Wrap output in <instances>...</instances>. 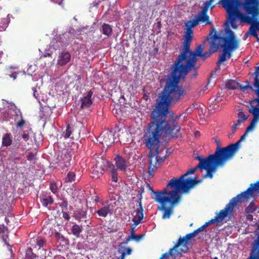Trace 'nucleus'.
<instances>
[{
    "instance_id": "1",
    "label": "nucleus",
    "mask_w": 259,
    "mask_h": 259,
    "mask_svg": "<svg viewBox=\"0 0 259 259\" xmlns=\"http://www.w3.org/2000/svg\"><path fill=\"white\" fill-rule=\"evenodd\" d=\"M178 93L163 90L160 101L151 112L150 121L147 128V146L157 147L159 139L178 138L180 136L181 127L177 120L181 115H170L167 119L168 108L172 103L180 100L185 95L183 92Z\"/></svg>"
},
{
    "instance_id": "2",
    "label": "nucleus",
    "mask_w": 259,
    "mask_h": 259,
    "mask_svg": "<svg viewBox=\"0 0 259 259\" xmlns=\"http://www.w3.org/2000/svg\"><path fill=\"white\" fill-rule=\"evenodd\" d=\"M187 50L181 52L176 61L171 67L172 77L167 80L163 90L181 93L186 95V92L182 86L178 85L180 79L185 78L191 70H197L196 62L186 56Z\"/></svg>"
},
{
    "instance_id": "3",
    "label": "nucleus",
    "mask_w": 259,
    "mask_h": 259,
    "mask_svg": "<svg viewBox=\"0 0 259 259\" xmlns=\"http://www.w3.org/2000/svg\"><path fill=\"white\" fill-rule=\"evenodd\" d=\"M221 4L225 9L227 15V22L234 29H237V19H239L238 13H243L240 8L247 14V16H258L259 15V0H221L218 3Z\"/></svg>"
},
{
    "instance_id": "4",
    "label": "nucleus",
    "mask_w": 259,
    "mask_h": 259,
    "mask_svg": "<svg viewBox=\"0 0 259 259\" xmlns=\"http://www.w3.org/2000/svg\"><path fill=\"white\" fill-rule=\"evenodd\" d=\"M174 182L168 183L162 193H156V197L154 198L156 202L160 204L158 209L163 211L162 218L164 220L170 218L173 213L174 205L180 200L179 189L182 188L184 191L188 189L185 184Z\"/></svg>"
},
{
    "instance_id": "5",
    "label": "nucleus",
    "mask_w": 259,
    "mask_h": 259,
    "mask_svg": "<svg viewBox=\"0 0 259 259\" xmlns=\"http://www.w3.org/2000/svg\"><path fill=\"white\" fill-rule=\"evenodd\" d=\"M226 33L227 36L224 37L218 35L217 43L223 48V53L219 55L218 65L228 61L232 57L233 52L239 48V41L236 39L233 31L230 29H227Z\"/></svg>"
},
{
    "instance_id": "6",
    "label": "nucleus",
    "mask_w": 259,
    "mask_h": 259,
    "mask_svg": "<svg viewBox=\"0 0 259 259\" xmlns=\"http://www.w3.org/2000/svg\"><path fill=\"white\" fill-rule=\"evenodd\" d=\"M147 136L146 131L144 135V140L145 141L146 147L150 150L149 154L150 157V165L148 168V174L149 177H152L154 175V172L158 167H159L160 163L165 160L166 157L167 156V153L168 150L166 151V154L164 156L162 157L159 156L158 154L160 153V151H158V148L160 145V140L161 139H159V143L157 147L153 146V147H151V148H150L147 146V145L148 139Z\"/></svg>"
},
{
    "instance_id": "7",
    "label": "nucleus",
    "mask_w": 259,
    "mask_h": 259,
    "mask_svg": "<svg viewBox=\"0 0 259 259\" xmlns=\"http://www.w3.org/2000/svg\"><path fill=\"white\" fill-rule=\"evenodd\" d=\"M259 190V181L254 184H251L247 189L232 198L226 206V209L231 212L233 208L236 206L238 202H242L251 197L255 191Z\"/></svg>"
},
{
    "instance_id": "8",
    "label": "nucleus",
    "mask_w": 259,
    "mask_h": 259,
    "mask_svg": "<svg viewBox=\"0 0 259 259\" xmlns=\"http://www.w3.org/2000/svg\"><path fill=\"white\" fill-rule=\"evenodd\" d=\"M213 139L217 144V148L214 154L211 155H213V157L215 159L219 162H226L233 157L235 154L236 144H231L225 147L221 148L219 140L214 137Z\"/></svg>"
},
{
    "instance_id": "9",
    "label": "nucleus",
    "mask_w": 259,
    "mask_h": 259,
    "mask_svg": "<svg viewBox=\"0 0 259 259\" xmlns=\"http://www.w3.org/2000/svg\"><path fill=\"white\" fill-rule=\"evenodd\" d=\"M143 218V208L142 206V203L141 201H140L139 202L138 207L136 210V214L134 216L132 219L134 223L131 226L130 230L131 235L128 236L126 238L124 244H127L131 240L139 241L141 239L142 236L141 235H135L134 232H135L136 227L141 223Z\"/></svg>"
},
{
    "instance_id": "10",
    "label": "nucleus",
    "mask_w": 259,
    "mask_h": 259,
    "mask_svg": "<svg viewBox=\"0 0 259 259\" xmlns=\"http://www.w3.org/2000/svg\"><path fill=\"white\" fill-rule=\"evenodd\" d=\"M253 91L257 96V98L249 101L250 107L249 112L252 114L253 118L250 124L247 127L245 132L248 133L254 127L255 124L259 120V90H251Z\"/></svg>"
},
{
    "instance_id": "11",
    "label": "nucleus",
    "mask_w": 259,
    "mask_h": 259,
    "mask_svg": "<svg viewBox=\"0 0 259 259\" xmlns=\"http://www.w3.org/2000/svg\"><path fill=\"white\" fill-rule=\"evenodd\" d=\"M198 168H199L197 167V166H196L194 168H191V169H189V170H188L185 174L181 176L180 178H179V179L175 178V179H172L170 180V181L169 182V183H170L171 181H174V183H175V182H176V184L177 182H180L181 183H182V184H185V185L186 186V187H188V189L186 191H184L183 190V189L182 188H180V189H179V192L180 193L181 191L183 193L188 192L190 188L194 187L198 182H201V181H197L196 177H195L194 179H192V178L185 179L184 178H185V177H186V176H187L188 175L194 174L196 171V170Z\"/></svg>"
},
{
    "instance_id": "12",
    "label": "nucleus",
    "mask_w": 259,
    "mask_h": 259,
    "mask_svg": "<svg viewBox=\"0 0 259 259\" xmlns=\"http://www.w3.org/2000/svg\"><path fill=\"white\" fill-rule=\"evenodd\" d=\"M192 41H190L188 45H186V41H184L182 45V51L184 52L185 50H187L186 56L194 60L197 62L198 61L197 57H200L203 53V47L202 45H200L198 46L194 51H192L190 50V46Z\"/></svg>"
},
{
    "instance_id": "13",
    "label": "nucleus",
    "mask_w": 259,
    "mask_h": 259,
    "mask_svg": "<svg viewBox=\"0 0 259 259\" xmlns=\"http://www.w3.org/2000/svg\"><path fill=\"white\" fill-rule=\"evenodd\" d=\"M210 36L211 38L210 49L208 51L202 53V55L200 57L203 60L210 57L212 53L217 52L219 48V44L217 43L218 39L217 32L216 31H214L213 33L212 32L210 34Z\"/></svg>"
},
{
    "instance_id": "14",
    "label": "nucleus",
    "mask_w": 259,
    "mask_h": 259,
    "mask_svg": "<svg viewBox=\"0 0 259 259\" xmlns=\"http://www.w3.org/2000/svg\"><path fill=\"white\" fill-rule=\"evenodd\" d=\"M112 164L108 161L102 157H98L95 165L93 167V174L96 169H97V174L94 175L93 178H99L102 175V171L106 167H111Z\"/></svg>"
},
{
    "instance_id": "15",
    "label": "nucleus",
    "mask_w": 259,
    "mask_h": 259,
    "mask_svg": "<svg viewBox=\"0 0 259 259\" xmlns=\"http://www.w3.org/2000/svg\"><path fill=\"white\" fill-rule=\"evenodd\" d=\"M197 24L198 22L196 21L195 18L192 20L187 21L185 23L186 29L184 35V41H186V45H188L190 41H192L193 37V31L192 28L195 27Z\"/></svg>"
},
{
    "instance_id": "16",
    "label": "nucleus",
    "mask_w": 259,
    "mask_h": 259,
    "mask_svg": "<svg viewBox=\"0 0 259 259\" xmlns=\"http://www.w3.org/2000/svg\"><path fill=\"white\" fill-rule=\"evenodd\" d=\"M238 16L239 19L237 20H239L241 23H244L248 24H251L250 26H252L253 28H256L259 27V20L257 19L258 16H247L243 13H238Z\"/></svg>"
},
{
    "instance_id": "17",
    "label": "nucleus",
    "mask_w": 259,
    "mask_h": 259,
    "mask_svg": "<svg viewBox=\"0 0 259 259\" xmlns=\"http://www.w3.org/2000/svg\"><path fill=\"white\" fill-rule=\"evenodd\" d=\"M252 75H254L253 84L251 85L248 81H246L245 85L240 86L242 92H245L248 89L259 90V66L255 67V70L252 73Z\"/></svg>"
},
{
    "instance_id": "18",
    "label": "nucleus",
    "mask_w": 259,
    "mask_h": 259,
    "mask_svg": "<svg viewBox=\"0 0 259 259\" xmlns=\"http://www.w3.org/2000/svg\"><path fill=\"white\" fill-rule=\"evenodd\" d=\"M98 141L106 149L114 142L113 134L111 131L102 132L98 138Z\"/></svg>"
},
{
    "instance_id": "19",
    "label": "nucleus",
    "mask_w": 259,
    "mask_h": 259,
    "mask_svg": "<svg viewBox=\"0 0 259 259\" xmlns=\"http://www.w3.org/2000/svg\"><path fill=\"white\" fill-rule=\"evenodd\" d=\"M214 0H209L206 3V6L203 8L202 10L198 14V15L195 17L198 24L199 23H205L206 24L210 23L209 21V16L207 15L208 8Z\"/></svg>"
},
{
    "instance_id": "20",
    "label": "nucleus",
    "mask_w": 259,
    "mask_h": 259,
    "mask_svg": "<svg viewBox=\"0 0 259 259\" xmlns=\"http://www.w3.org/2000/svg\"><path fill=\"white\" fill-rule=\"evenodd\" d=\"M197 234L198 233L195 230L193 232L187 234L185 236H183V237H180L177 242V245H179L180 247L182 246L183 247V248H182L183 250H186V253L189 249L188 246L189 240L191 238L195 237Z\"/></svg>"
},
{
    "instance_id": "21",
    "label": "nucleus",
    "mask_w": 259,
    "mask_h": 259,
    "mask_svg": "<svg viewBox=\"0 0 259 259\" xmlns=\"http://www.w3.org/2000/svg\"><path fill=\"white\" fill-rule=\"evenodd\" d=\"M180 246L177 245V243H175L174 247L168 250L167 252L163 253L160 256L161 259L168 258L169 256L175 258L181 255L183 253H186V250H183L182 248H180Z\"/></svg>"
},
{
    "instance_id": "22",
    "label": "nucleus",
    "mask_w": 259,
    "mask_h": 259,
    "mask_svg": "<svg viewBox=\"0 0 259 259\" xmlns=\"http://www.w3.org/2000/svg\"><path fill=\"white\" fill-rule=\"evenodd\" d=\"M225 162L224 161L219 162L215 159L213 162L205 165L202 168V169L206 170V174L203 176V178L209 177L212 179L213 177L212 173L215 170L217 166L223 165Z\"/></svg>"
},
{
    "instance_id": "23",
    "label": "nucleus",
    "mask_w": 259,
    "mask_h": 259,
    "mask_svg": "<svg viewBox=\"0 0 259 259\" xmlns=\"http://www.w3.org/2000/svg\"><path fill=\"white\" fill-rule=\"evenodd\" d=\"M71 158L72 156L69 152L65 151L62 153L57 158L58 165L62 168L68 167L70 165Z\"/></svg>"
},
{
    "instance_id": "24",
    "label": "nucleus",
    "mask_w": 259,
    "mask_h": 259,
    "mask_svg": "<svg viewBox=\"0 0 259 259\" xmlns=\"http://www.w3.org/2000/svg\"><path fill=\"white\" fill-rule=\"evenodd\" d=\"M79 137V132L74 130L70 124L67 125L65 131L63 133L65 139L71 138L72 139H77Z\"/></svg>"
},
{
    "instance_id": "25",
    "label": "nucleus",
    "mask_w": 259,
    "mask_h": 259,
    "mask_svg": "<svg viewBox=\"0 0 259 259\" xmlns=\"http://www.w3.org/2000/svg\"><path fill=\"white\" fill-rule=\"evenodd\" d=\"M249 259H259V234L252 244Z\"/></svg>"
},
{
    "instance_id": "26",
    "label": "nucleus",
    "mask_w": 259,
    "mask_h": 259,
    "mask_svg": "<svg viewBox=\"0 0 259 259\" xmlns=\"http://www.w3.org/2000/svg\"><path fill=\"white\" fill-rule=\"evenodd\" d=\"M197 159L199 161V164L197 165L199 169H202V168L207 164L213 162L215 159L213 157V155H209L207 157L203 158L200 156H198Z\"/></svg>"
},
{
    "instance_id": "27",
    "label": "nucleus",
    "mask_w": 259,
    "mask_h": 259,
    "mask_svg": "<svg viewBox=\"0 0 259 259\" xmlns=\"http://www.w3.org/2000/svg\"><path fill=\"white\" fill-rule=\"evenodd\" d=\"M93 95V92L90 90L88 92L87 95L81 99V104L80 106L81 108H88L90 107V106L93 103V101L91 99Z\"/></svg>"
},
{
    "instance_id": "28",
    "label": "nucleus",
    "mask_w": 259,
    "mask_h": 259,
    "mask_svg": "<svg viewBox=\"0 0 259 259\" xmlns=\"http://www.w3.org/2000/svg\"><path fill=\"white\" fill-rule=\"evenodd\" d=\"M115 165L119 170L125 171L127 168V165L125 159L121 156L117 155L115 159Z\"/></svg>"
},
{
    "instance_id": "29",
    "label": "nucleus",
    "mask_w": 259,
    "mask_h": 259,
    "mask_svg": "<svg viewBox=\"0 0 259 259\" xmlns=\"http://www.w3.org/2000/svg\"><path fill=\"white\" fill-rule=\"evenodd\" d=\"M70 54L68 52H63L59 55L58 64L64 66L70 60Z\"/></svg>"
},
{
    "instance_id": "30",
    "label": "nucleus",
    "mask_w": 259,
    "mask_h": 259,
    "mask_svg": "<svg viewBox=\"0 0 259 259\" xmlns=\"http://www.w3.org/2000/svg\"><path fill=\"white\" fill-rule=\"evenodd\" d=\"M99 217H106L108 213H112V210L110 208V205L108 204L101 207L96 211Z\"/></svg>"
},
{
    "instance_id": "31",
    "label": "nucleus",
    "mask_w": 259,
    "mask_h": 259,
    "mask_svg": "<svg viewBox=\"0 0 259 259\" xmlns=\"http://www.w3.org/2000/svg\"><path fill=\"white\" fill-rule=\"evenodd\" d=\"M47 241L46 240L42 237H38L36 239V246L35 247H38V249H42V250L46 252V250L44 249L47 245Z\"/></svg>"
},
{
    "instance_id": "32",
    "label": "nucleus",
    "mask_w": 259,
    "mask_h": 259,
    "mask_svg": "<svg viewBox=\"0 0 259 259\" xmlns=\"http://www.w3.org/2000/svg\"><path fill=\"white\" fill-rule=\"evenodd\" d=\"M2 146L9 147L12 144V136L10 133H6L2 138Z\"/></svg>"
},
{
    "instance_id": "33",
    "label": "nucleus",
    "mask_w": 259,
    "mask_h": 259,
    "mask_svg": "<svg viewBox=\"0 0 259 259\" xmlns=\"http://www.w3.org/2000/svg\"><path fill=\"white\" fill-rule=\"evenodd\" d=\"M231 212L230 210H228L226 209V206H225L224 209L220 210L219 214L217 215L215 217L217 218V219L219 222L222 221L225 218H226L229 214Z\"/></svg>"
},
{
    "instance_id": "34",
    "label": "nucleus",
    "mask_w": 259,
    "mask_h": 259,
    "mask_svg": "<svg viewBox=\"0 0 259 259\" xmlns=\"http://www.w3.org/2000/svg\"><path fill=\"white\" fill-rule=\"evenodd\" d=\"M102 32L104 34L109 36L111 34L112 30L110 25L108 24H104L102 26Z\"/></svg>"
},
{
    "instance_id": "35",
    "label": "nucleus",
    "mask_w": 259,
    "mask_h": 259,
    "mask_svg": "<svg viewBox=\"0 0 259 259\" xmlns=\"http://www.w3.org/2000/svg\"><path fill=\"white\" fill-rule=\"evenodd\" d=\"M36 257V255L32 252L31 248H28L26 249L24 259H34Z\"/></svg>"
},
{
    "instance_id": "36",
    "label": "nucleus",
    "mask_w": 259,
    "mask_h": 259,
    "mask_svg": "<svg viewBox=\"0 0 259 259\" xmlns=\"http://www.w3.org/2000/svg\"><path fill=\"white\" fill-rule=\"evenodd\" d=\"M82 231V228L80 226L77 225H74L72 226L71 232L76 237H79L80 233Z\"/></svg>"
},
{
    "instance_id": "37",
    "label": "nucleus",
    "mask_w": 259,
    "mask_h": 259,
    "mask_svg": "<svg viewBox=\"0 0 259 259\" xmlns=\"http://www.w3.org/2000/svg\"><path fill=\"white\" fill-rule=\"evenodd\" d=\"M256 209V207L255 206L254 202H251L249 205L245 208V212L246 213H253Z\"/></svg>"
},
{
    "instance_id": "38",
    "label": "nucleus",
    "mask_w": 259,
    "mask_h": 259,
    "mask_svg": "<svg viewBox=\"0 0 259 259\" xmlns=\"http://www.w3.org/2000/svg\"><path fill=\"white\" fill-rule=\"evenodd\" d=\"M112 168L111 172L112 181L116 183L118 181L117 169L115 168L114 165H112Z\"/></svg>"
},
{
    "instance_id": "39",
    "label": "nucleus",
    "mask_w": 259,
    "mask_h": 259,
    "mask_svg": "<svg viewBox=\"0 0 259 259\" xmlns=\"http://www.w3.org/2000/svg\"><path fill=\"white\" fill-rule=\"evenodd\" d=\"M75 179V174L74 171H69L65 179L66 182H72Z\"/></svg>"
},
{
    "instance_id": "40",
    "label": "nucleus",
    "mask_w": 259,
    "mask_h": 259,
    "mask_svg": "<svg viewBox=\"0 0 259 259\" xmlns=\"http://www.w3.org/2000/svg\"><path fill=\"white\" fill-rule=\"evenodd\" d=\"M42 203L44 206H47L53 203V199L52 197L49 196L42 199Z\"/></svg>"
},
{
    "instance_id": "41",
    "label": "nucleus",
    "mask_w": 259,
    "mask_h": 259,
    "mask_svg": "<svg viewBox=\"0 0 259 259\" xmlns=\"http://www.w3.org/2000/svg\"><path fill=\"white\" fill-rule=\"evenodd\" d=\"M50 189L53 193H56L58 190L57 183L54 181L51 182L50 184Z\"/></svg>"
},
{
    "instance_id": "42",
    "label": "nucleus",
    "mask_w": 259,
    "mask_h": 259,
    "mask_svg": "<svg viewBox=\"0 0 259 259\" xmlns=\"http://www.w3.org/2000/svg\"><path fill=\"white\" fill-rule=\"evenodd\" d=\"M9 212V208H7L6 207H4V205L0 207V218L6 216L7 215V213Z\"/></svg>"
},
{
    "instance_id": "43",
    "label": "nucleus",
    "mask_w": 259,
    "mask_h": 259,
    "mask_svg": "<svg viewBox=\"0 0 259 259\" xmlns=\"http://www.w3.org/2000/svg\"><path fill=\"white\" fill-rule=\"evenodd\" d=\"M247 134H248V133H246V132H245V133L242 136H241L240 139L238 142H237L235 143L232 144H236L237 145L236 148L235 149V153H236V152L237 151V150L239 148V143L245 139L246 137L247 136Z\"/></svg>"
},
{
    "instance_id": "44",
    "label": "nucleus",
    "mask_w": 259,
    "mask_h": 259,
    "mask_svg": "<svg viewBox=\"0 0 259 259\" xmlns=\"http://www.w3.org/2000/svg\"><path fill=\"white\" fill-rule=\"evenodd\" d=\"M257 29L256 28H253L252 26H250L248 30V32L251 35H252L254 37H257Z\"/></svg>"
},
{
    "instance_id": "45",
    "label": "nucleus",
    "mask_w": 259,
    "mask_h": 259,
    "mask_svg": "<svg viewBox=\"0 0 259 259\" xmlns=\"http://www.w3.org/2000/svg\"><path fill=\"white\" fill-rule=\"evenodd\" d=\"M68 205L67 201L64 199L62 200V202L59 203V206L61 207L62 211L67 210Z\"/></svg>"
},
{
    "instance_id": "46",
    "label": "nucleus",
    "mask_w": 259,
    "mask_h": 259,
    "mask_svg": "<svg viewBox=\"0 0 259 259\" xmlns=\"http://www.w3.org/2000/svg\"><path fill=\"white\" fill-rule=\"evenodd\" d=\"M238 119L244 121L248 119V116L245 115L244 113L242 111L239 112L238 113Z\"/></svg>"
},
{
    "instance_id": "47",
    "label": "nucleus",
    "mask_w": 259,
    "mask_h": 259,
    "mask_svg": "<svg viewBox=\"0 0 259 259\" xmlns=\"http://www.w3.org/2000/svg\"><path fill=\"white\" fill-rule=\"evenodd\" d=\"M86 212L82 211L77 214V218L80 221H84L86 218Z\"/></svg>"
},
{
    "instance_id": "48",
    "label": "nucleus",
    "mask_w": 259,
    "mask_h": 259,
    "mask_svg": "<svg viewBox=\"0 0 259 259\" xmlns=\"http://www.w3.org/2000/svg\"><path fill=\"white\" fill-rule=\"evenodd\" d=\"M8 234L9 231L8 228L7 226H4V225H0V234Z\"/></svg>"
},
{
    "instance_id": "49",
    "label": "nucleus",
    "mask_w": 259,
    "mask_h": 259,
    "mask_svg": "<svg viewBox=\"0 0 259 259\" xmlns=\"http://www.w3.org/2000/svg\"><path fill=\"white\" fill-rule=\"evenodd\" d=\"M2 239H3V241L5 243L6 245H7L8 246H10L8 241V234L5 233V235L2 236Z\"/></svg>"
},
{
    "instance_id": "50",
    "label": "nucleus",
    "mask_w": 259,
    "mask_h": 259,
    "mask_svg": "<svg viewBox=\"0 0 259 259\" xmlns=\"http://www.w3.org/2000/svg\"><path fill=\"white\" fill-rule=\"evenodd\" d=\"M67 210H63V211H62V213H63V218L66 220V221H69V219H70V215L68 213V212L66 211Z\"/></svg>"
},
{
    "instance_id": "51",
    "label": "nucleus",
    "mask_w": 259,
    "mask_h": 259,
    "mask_svg": "<svg viewBox=\"0 0 259 259\" xmlns=\"http://www.w3.org/2000/svg\"><path fill=\"white\" fill-rule=\"evenodd\" d=\"M147 187L148 188L149 190H150L152 193H153L154 195H155V198L156 197V193H162L163 192V190L161 191H154L152 188L151 187V186L150 185V184H148L147 185Z\"/></svg>"
},
{
    "instance_id": "52",
    "label": "nucleus",
    "mask_w": 259,
    "mask_h": 259,
    "mask_svg": "<svg viewBox=\"0 0 259 259\" xmlns=\"http://www.w3.org/2000/svg\"><path fill=\"white\" fill-rule=\"evenodd\" d=\"M126 135H128V134L127 132H124V133H122L120 135H118V138H119V140H120V142H121L122 141V142H125L124 139H123V138L126 136Z\"/></svg>"
},
{
    "instance_id": "53",
    "label": "nucleus",
    "mask_w": 259,
    "mask_h": 259,
    "mask_svg": "<svg viewBox=\"0 0 259 259\" xmlns=\"http://www.w3.org/2000/svg\"><path fill=\"white\" fill-rule=\"evenodd\" d=\"M25 123V121L24 120L22 119L21 120L19 121L17 124V127H22Z\"/></svg>"
},
{
    "instance_id": "54",
    "label": "nucleus",
    "mask_w": 259,
    "mask_h": 259,
    "mask_svg": "<svg viewBox=\"0 0 259 259\" xmlns=\"http://www.w3.org/2000/svg\"><path fill=\"white\" fill-rule=\"evenodd\" d=\"M109 198L111 201H115L116 199V195L114 193H111L109 196Z\"/></svg>"
},
{
    "instance_id": "55",
    "label": "nucleus",
    "mask_w": 259,
    "mask_h": 259,
    "mask_svg": "<svg viewBox=\"0 0 259 259\" xmlns=\"http://www.w3.org/2000/svg\"><path fill=\"white\" fill-rule=\"evenodd\" d=\"M12 217V213L11 212H8L7 213V215L6 216L5 219V222H6V223H7V224L8 225H9V223H10V221H9V220L8 219V217Z\"/></svg>"
},
{
    "instance_id": "56",
    "label": "nucleus",
    "mask_w": 259,
    "mask_h": 259,
    "mask_svg": "<svg viewBox=\"0 0 259 259\" xmlns=\"http://www.w3.org/2000/svg\"><path fill=\"white\" fill-rule=\"evenodd\" d=\"M34 157V155L33 153L30 152L27 156V158L28 160H31L33 157Z\"/></svg>"
},
{
    "instance_id": "57",
    "label": "nucleus",
    "mask_w": 259,
    "mask_h": 259,
    "mask_svg": "<svg viewBox=\"0 0 259 259\" xmlns=\"http://www.w3.org/2000/svg\"><path fill=\"white\" fill-rule=\"evenodd\" d=\"M55 235L56 238L58 240L60 239H62L63 240L64 238V237L58 232L56 233Z\"/></svg>"
},
{
    "instance_id": "58",
    "label": "nucleus",
    "mask_w": 259,
    "mask_h": 259,
    "mask_svg": "<svg viewBox=\"0 0 259 259\" xmlns=\"http://www.w3.org/2000/svg\"><path fill=\"white\" fill-rule=\"evenodd\" d=\"M22 138L25 141H27L28 139H29V136L28 135V134H25V133H23L22 135Z\"/></svg>"
},
{
    "instance_id": "59",
    "label": "nucleus",
    "mask_w": 259,
    "mask_h": 259,
    "mask_svg": "<svg viewBox=\"0 0 259 259\" xmlns=\"http://www.w3.org/2000/svg\"><path fill=\"white\" fill-rule=\"evenodd\" d=\"M208 222H209L210 225L211 224H213L215 222H219V221H218V220L217 219V218L216 217H215L214 219H211Z\"/></svg>"
},
{
    "instance_id": "60",
    "label": "nucleus",
    "mask_w": 259,
    "mask_h": 259,
    "mask_svg": "<svg viewBox=\"0 0 259 259\" xmlns=\"http://www.w3.org/2000/svg\"><path fill=\"white\" fill-rule=\"evenodd\" d=\"M205 229V227H204L203 225L201 226L200 227L198 228V229H196L197 233H198L199 232H200L201 231H203Z\"/></svg>"
},
{
    "instance_id": "61",
    "label": "nucleus",
    "mask_w": 259,
    "mask_h": 259,
    "mask_svg": "<svg viewBox=\"0 0 259 259\" xmlns=\"http://www.w3.org/2000/svg\"><path fill=\"white\" fill-rule=\"evenodd\" d=\"M236 127L237 126H235V124H233V129H232V133L229 136V137L230 138L232 136V135L236 132Z\"/></svg>"
},
{
    "instance_id": "62",
    "label": "nucleus",
    "mask_w": 259,
    "mask_h": 259,
    "mask_svg": "<svg viewBox=\"0 0 259 259\" xmlns=\"http://www.w3.org/2000/svg\"><path fill=\"white\" fill-rule=\"evenodd\" d=\"M125 250H126V252L125 253H126V255H130L132 253V249L130 248H125Z\"/></svg>"
},
{
    "instance_id": "63",
    "label": "nucleus",
    "mask_w": 259,
    "mask_h": 259,
    "mask_svg": "<svg viewBox=\"0 0 259 259\" xmlns=\"http://www.w3.org/2000/svg\"><path fill=\"white\" fill-rule=\"evenodd\" d=\"M17 74H18V73H16V72H15V73H12L11 75H10V77L12 78H13L14 79H16L17 77Z\"/></svg>"
},
{
    "instance_id": "64",
    "label": "nucleus",
    "mask_w": 259,
    "mask_h": 259,
    "mask_svg": "<svg viewBox=\"0 0 259 259\" xmlns=\"http://www.w3.org/2000/svg\"><path fill=\"white\" fill-rule=\"evenodd\" d=\"M125 255H126L125 252H122L121 255L118 257V259H124Z\"/></svg>"
}]
</instances>
